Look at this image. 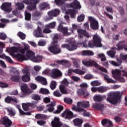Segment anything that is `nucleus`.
Listing matches in <instances>:
<instances>
[{"instance_id":"obj_64","label":"nucleus","mask_w":127,"mask_h":127,"mask_svg":"<svg viewBox=\"0 0 127 127\" xmlns=\"http://www.w3.org/2000/svg\"><path fill=\"white\" fill-rule=\"evenodd\" d=\"M121 59L123 60V61H127V55H124V54H121L120 55Z\"/></svg>"},{"instance_id":"obj_54","label":"nucleus","mask_w":127,"mask_h":127,"mask_svg":"<svg viewBox=\"0 0 127 127\" xmlns=\"http://www.w3.org/2000/svg\"><path fill=\"white\" fill-rule=\"evenodd\" d=\"M43 33H50L51 32V30L48 26L46 25L45 28L43 31Z\"/></svg>"},{"instance_id":"obj_59","label":"nucleus","mask_w":127,"mask_h":127,"mask_svg":"<svg viewBox=\"0 0 127 127\" xmlns=\"http://www.w3.org/2000/svg\"><path fill=\"white\" fill-rule=\"evenodd\" d=\"M51 90H54L56 88V81H52L50 84Z\"/></svg>"},{"instance_id":"obj_14","label":"nucleus","mask_w":127,"mask_h":127,"mask_svg":"<svg viewBox=\"0 0 127 127\" xmlns=\"http://www.w3.org/2000/svg\"><path fill=\"white\" fill-rule=\"evenodd\" d=\"M61 76H62V72L60 70L57 69L52 70V77L53 79H57V78H59Z\"/></svg>"},{"instance_id":"obj_47","label":"nucleus","mask_w":127,"mask_h":127,"mask_svg":"<svg viewBox=\"0 0 127 127\" xmlns=\"http://www.w3.org/2000/svg\"><path fill=\"white\" fill-rule=\"evenodd\" d=\"M22 107L23 110H24V111H25V112L29 110L30 106H29V105H28V103H22Z\"/></svg>"},{"instance_id":"obj_37","label":"nucleus","mask_w":127,"mask_h":127,"mask_svg":"<svg viewBox=\"0 0 127 127\" xmlns=\"http://www.w3.org/2000/svg\"><path fill=\"white\" fill-rule=\"evenodd\" d=\"M33 16L35 20H38L40 18V16H41V12L37 11H35L33 13Z\"/></svg>"},{"instance_id":"obj_60","label":"nucleus","mask_w":127,"mask_h":127,"mask_svg":"<svg viewBox=\"0 0 127 127\" xmlns=\"http://www.w3.org/2000/svg\"><path fill=\"white\" fill-rule=\"evenodd\" d=\"M55 2L57 5H62V4H64V0H55Z\"/></svg>"},{"instance_id":"obj_41","label":"nucleus","mask_w":127,"mask_h":127,"mask_svg":"<svg viewBox=\"0 0 127 127\" xmlns=\"http://www.w3.org/2000/svg\"><path fill=\"white\" fill-rule=\"evenodd\" d=\"M33 62L38 63L40 62L41 60H42V58L40 56H34V57L31 60Z\"/></svg>"},{"instance_id":"obj_15","label":"nucleus","mask_w":127,"mask_h":127,"mask_svg":"<svg viewBox=\"0 0 127 127\" xmlns=\"http://www.w3.org/2000/svg\"><path fill=\"white\" fill-rule=\"evenodd\" d=\"M33 34L35 37H44V35L42 34V30L39 26H38L37 29L34 30Z\"/></svg>"},{"instance_id":"obj_21","label":"nucleus","mask_w":127,"mask_h":127,"mask_svg":"<svg viewBox=\"0 0 127 127\" xmlns=\"http://www.w3.org/2000/svg\"><path fill=\"white\" fill-rule=\"evenodd\" d=\"M29 46L28 44H24V48H20L19 49V52L20 54L24 55L25 52H27L28 50H29Z\"/></svg>"},{"instance_id":"obj_4","label":"nucleus","mask_w":127,"mask_h":127,"mask_svg":"<svg viewBox=\"0 0 127 127\" xmlns=\"http://www.w3.org/2000/svg\"><path fill=\"white\" fill-rule=\"evenodd\" d=\"M62 48H66L68 51H74L76 50L78 48V46L76 44V41H74L73 42L70 41L68 44H64L61 46Z\"/></svg>"},{"instance_id":"obj_30","label":"nucleus","mask_w":127,"mask_h":127,"mask_svg":"<svg viewBox=\"0 0 127 127\" xmlns=\"http://www.w3.org/2000/svg\"><path fill=\"white\" fill-rule=\"evenodd\" d=\"M112 73L113 78L116 79V78H118V76H121V70L119 69H115V70L112 71Z\"/></svg>"},{"instance_id":"obj_1","label":"nucleus","mask_w":127,"mask_h":127,"mask_svg":"<svg viewBox=\"0 0 127 127\" xmlns=\"http://www.w3.org/2000/svg\"><path fill=\"white\" fill-rule=\"evenodd\" d=\"M122 95L123 93L120 91L110 92L108 95L107 102H109L112 105H118L119 103H121Z\"/></svg>"},{"instance_id":"obj_38","label":"nucleus","mask_w":127,"mask_h":127,"mask_svg":"<svg viewBox=\"0 0 127 127\" xmlns=\"http://www.w3.org/2000/svg\"><path fill=\"white\" fill-rule=\"evenodd\" d=\"M93 99L95 102H98V103H100L103 101L104 97L101 95H96L93 97Z\"/></svg>"},{"instance_id":"obj_57","label":"nucleus","mask_w":127,"mask_h":127,"mask_svg":"<svg viewBox=\"0 0 127 127\" xmlns=\"http://www.w3.org/2000/svg\"><path fill=\"white\" fill-rule=\"evenodd\" d=\"M95 68H98L99 70L100 71H102V72H104L105 73H108V70H107V68L100 66V65L98 64V67H95Z\"/></svg>"},{"instance_id":"obj_31","label":"nucleus","mask_w":127,"mask_h":127,"mask_svg":"<svg viewBox=\"0 0 127 127\" xmlns=\"http://www.w3.org/2000/svg\"><path fill=\"white\" fill-rule=\"evenodd\" d=\"M16 58L19 61H20L21 62L23 61L24 60H26V56L24 55H22L21 54H17L16 55Z\"/></svg>"},{"instance_id":"obj_5","label":"nucleus","mask_w":127,"mask_h":127,"mask_svg":"<svg viewBox=\"0 0 127 127\" xmlns=\"http://www.w3.org/2000/svg\"><path fill=\"white\" fill-rule=\"evenodd\" d=\"M80 95L83 96L84 98H86L89 96V92H87L88 88V84L87 83L83 82L80 85Z\"/></svg>"},{"instance_id":"obj_17","label":"nucleus","mask_w":127,"mask_h":127,"mask_svg":"<svg viewBox=\"0 0 127 127\" xmlns=\"http://www.w3.org/2000/svg\"><path fill=\"white\" fill-rule=\"evenodd\" d=\"M14 73L16 74L15 75H12L10 77L11 81L12 82H16L18 83L20 79V76H19V72L17 70H15Z\"/></svg>"},{"instance_id":"obj_45","label":"nucleus","mask_w":127,"mask_h":127,"mask_svg":"<svg viewBox=\"0 0 127 127\" xmlns=\"http://www.w3.org/2000/svg\"><path fill=\"white\" fill-rule=\"evenodd\" d=\"M64 101L65 104H67V105H71L73 103V100L71 98L65 97L64 99Z\"/></svg>"},{"instance_id":"obj_2","label":"nucleus","mask_w":127,"mask_h":127,"mask_svg":"<svg viewBox=\"0 0 127 127\" xmlns=\"http://www.w3.org/2000/svg\"><path fill=\"white\" fill-rule=\"evenodd\" d=\"M88 46L89 47H90V48H93L94 47H103V44H102V38L98 34L94 35L93 40L89 41L88 43Z\"/></svg>"},{"instance_id":"obj_16","label":"nucleus","mask_w":127,"mask_h":127,"mask_svg":"<svg viewBox=\"0 0 127 127\" xmlns=\"http://www.w3.org/2000/svg\"><path fill=\"white\" fill-rule=\"evenodd\" d=\"M67 7H71V8H74L75 9H77V8H80V2L77 1V0H75L71 3L68 4Z\"/></svg>"},{"instance_id":"obj_48","label":"nucleus","mask_w":127,"mask_h":127,"mask_svg":"<svg viewBox=\"0 0 127 127\" xmlns=\"http://www.w3.org/2000/svg\"><path fill=\"white\" fill-rule=\"evenodd\" d=\"M64 108L63 106L60 105L58 107V110H57L56 111H54V114H60L61 113L62 111H63V109Z\"/></svg>"},{"instance_id":"obj_44","label":"nucleus","mask_w":127,"mask_h":127,"mask_svg":"<svg viewBox=\"0 0 127 127\" xmlns=\"http://www.w3.org/2000/svg\"><path fill=\"white\" fill-rule=\"evenodd\" d=\"M25 19L27 21H29L31 19V14L27 11H25Z\"/></svg>"},{"instance_id":"obj_62","label":"nucleus","mask_w":127,"mask_h":127,"mask_svg":"<svg viewBox=\"0 0 127 127\" xmlns=\"http://www.w3.org/2000/svg\"><path fill=\"white\" fill-rule=\"evenodd\" d=\"M6 35L4 33H0V39L2 40H5L6 39Z\"/></svg>"},{"instance_id":"obj_23","label":"nucleus","mask_w":127,"mask_h":127,"mask_svg":"<svg viewBox=\"0 0 127 127\" xmlns=\"http://www.w3.org/2000/svg\"><path fill=\"white\" fill-rule=\"evenodd\" d=\"M101 123L103 126H106L107 124H108L109 126H106L107 127H113V122L107 119H103L101 121Z\"/></svg>"},{"instance_id":"obj_42","label":"nucleus","mask_w":127,"mask_h":127,"mask_svg":"<svg viewBox=\"0 0 127 127\" xmlns=\"http://www.w3.org/2000/svg\"><path fill=\"white\" fill-rule=\"evenodd\" d=\"M106 91H108V89L106 87L100 86L98 87V92L99 93H105Z\"/></svg>"},{"instance_id":"obj_51","label":"nucleus","mask_w":127,"mask_h":127,"mask_svg":"<svg viewBox=\"0 0 127 127\" xmlns=\"http://www.w3.org/2000/svg\"><path fill=\"white\" fill-rule=\"evenodd\" d=\"M16 6L18 7V9L21 10L23 8H24V5L22 3L17 2L16 3Z\"/></svg>"},{"instance_id":"obj_20","label":"nucleus","mask_w":127,"mask_h":127,"mask_svg":"<svg viewBox=\"0 0 127 127\" xmlns=\"http://www.w3.org/2000/svg\"><path fill=\"white\" fill-rule=\"evenodd\" d=\"M4 101L5 103H7V104H11L12 102L13 103H16V104H17V103H18L16 98H13L12 97L8 96L5 98Z\"/></svg>"},{"instance_id":"obj_53","label":"nucleus","mask_w":127,"mask_h":127,"mask_svg":"<svg viewBox=\"0 0 127 127\" xmlns=\"http://www.w3.org/2000/svg\"><path fill=\"white\" fill-rule=\"evenodd\" d=\"M73 122L74 126H76V127H80V119H75L73 120Z\"/></svg>"},{"instance_id":"obj_9","label":"nucleus","mask_w":127,"mask_h":127,"mask_svg":"<svg viewBox=\"0 0 127 127\" xmlns=\"http://www.w3.org/2000/svg\"><path fill=\"white\" fill-rule=\"evenodd\" d=\"M0 8L6 13H9V12L12 10V8H11V3L4 2L2 3L0 6Z\"/></svg>"},{"instance_id":"obj_19","label":"nucleus","mask_w":127,"mask_h":127,"mask_svg":"<svg viewBox=\"0 0 127 127\" xmlns=\"http://www.w3.org/2000/svg\"><path fill=\"white\" fill-rule=\"evenodd\" d=\"M2 125L5 126V127H10L12 125V122L8 118L4 117L3 118Z\"/></svg>"},{"instance_id":"obj_13","label":"nucleus","mask_w":127,"mask_h":127,"mask_svg":"<svg viewBox=\"0 0 127 127\" xmlns=\"http://www.w3.org/2000/svg\"><path fill=\"white\" fill-rule=\"evenodd\" d=\"M62 117L65 118L66 120H71L74 117L73 113L70 110L66 109L62 114Z\"/></svg>"},{"instance_id":"obj_11","label":"nucleus","mask_w":127,"mask_h":127,"mask_svg":"<svg viewBox=\"0 0 127 127\" xmlns=\"http://www.w3.org/2000/svg\"><path fill=\"white\" fill-rule=\"evenodd\" d=\"M68 27L63 26L62 24H60L57 28L58 31L62 32L64 36H69V35H70L71 33H68Z\"/></svg>"},{"instance_id":"obj_27","label":"nucleus","mask_w":127,"mask_h":127,"mask_svg":"<svg viewBox=\"0 0 127 127\" xmlns=\"http://www.w3.org/2000/svg\"><path fill=\"white\" fill-rule=\"evenodd\" d=\"M26 56H27L30 60H31L34 57V56H35V53L32 51L28 50L26 53Z\"/></svg>"},{"instance_id":"obj_39","label":"nucleus","mask_w":127,"mask_h":127,"mask_svg":"<svg viewBox=\"0 0 127 127\" xmlns=\"http://www.w3.org/2000/svg\"><path fill=\"white\" fill-rule=\"evenodd\" d=\"M123 43H125V41H121L118 43V44L116 45L117 47V50H123L124 49V44Z\"/></svg>"},{"instance_id":"obj_55","label":"nucleus","mask_w":127,"mask_h":127,"mask_svg":"<svg viewBox=\"0 0 127 127\" xmlns=\"http://www.w3.org/2000/svg\"><path fill=\"white\" fill-rule=\"evenodd\" d=\"M49 28L50 29H53L55 28V27L56 26V22H52L48 24L47 25Z\"/></svg>"},{"instance_id":"obj_35","label":"nucleus","mask_w":127,"mask_h":127,"mask_svg":"<svg viewBox=\"0 0 127 127\" xmlns=\"http://www.w3.org/2000/svg\"><path fill=\"white\" fill-rule=\"evenodd\" d=\"M72 73H76V74L80 75V69H73V68L68 69L67 72L68 75L70 76V75H72Z\"/></svg>"},{"instance_id":"obj_40","label":"nucleus","mask_w":127,"mask_h":127,"mask_svg":"<svg viewBox=\"0 0 127 127\" xmlns=\"http://www.w3.org/2000/svg\"><path fill=\"white\" fill-rule=\"evenodd\" d=\"M72 111L74 112H80V102H77V105H73L71 108Z\"/></svg>"},{"instance_id":"obj_33","label":"nucleus","mask_w":127,"mask_h":127,"mask_svg":"<svg viewBox=\"0 0 127 127\" xmlns=\"http://www.w3.org/2000/svg\"><path fill=\"white\" fill-rule=\"evenodd\" d=\"M80 113L83 117H90L91 115L90 112H87V110L83 109V108H80Z\"/></svg>"},{"instance_id":"obj_26","label":"nucleus","mask_w":127,"mask_h":127,"mask_svg":"<svg viewBox=\"0 0 127 127\" xmlns=\"http://www.w3.org/2000/svg\"><path fill=\"white\" fill-rule=\"evenodd\" d=\"M60 38V35L58 34H56L53 38L52 44L53 45H58V41H59Z\"/></svg>"},{"instance_id":"obj_24","label":"nucleus","mask_w":127,"mask_h":127,"mask_svg":"<svg viewBox=\"0 0 127 127\" xmlns=\"http://www.w3.org/2000/svg\"><path fill=\"white\" fill-rule=\"evenodd\" d=\"M35 80L38 82H41L42 85H47V81L46 80V79L44 77H42L41 76H37L35 78Z\"/></svg>"},{"instance_id":"obj_6","label":"nucleus","mask_w":127,"mask_h":127,"mask_svg":"<svg viewBox=\"0 0 127 127\" xmlns=\"http://www.w3.org/2000/svg\"><path fill=\"white\" fill-rule=\"evenodd\" d=\"M48 50L51 53L54 54V55H57V54L61 53V48L59 46V45L50 46L48 48Z\"/></svg>"},{"instance_id":"obj_58","label":"nucleus","mask_w":127,"mask_h":127,"mask_svg":"<svg viewBox=\"0 0 127 127\" xmlns=\"http://www.w3.org/2000/svg\"><path fill=\"white\" fill-rule=\"evenodd\" d=\"M116 80H118L119 82H121L122 83H125L126 82V80L123 77L119 76L115 78Z\"/></svg>"},{"instance_id":"obj_46","label":"nucleus","mask_w":127,"mask_h":127,"mask_svg":"<svg viewBox=\"0 0 127 127\" xmlns=\"http://www.w3.org/2000/svg\"><path fill=\"white\" fill-rule=\"evenodd\" d=\"M17 36H18L22 40H24L26 36L25 35L24 33L21 32H18V34H17Z\"/></svg>"},{"instance_id":"obj_63","label":"nucleus","mask_w":127,"mask_h":127,"mask_svg":"<svg viewBox=\"0 0 127 127\" xmlns=\"http://www.w3.org/2000/svg\"><path fill=\"white\" fill-rule=\"evenodd\" d=\"M84 78L85 80H91V79H93V76L90 74H86L84 76Z\"/></svg>"},{"instance_id":"obj_25","label":"nucleus","mask_w":127,"mask_h":127,"mask_svg":"<svg viewBox=\"0 0 127 127\" xmlns=\"http://www.w3.org/2000/svg\"><path fill=\"white\" fill-rule=\"evenodd\" d=\"M82 35H84L86 38H90L91 37V36L90 35V34L88 33V32L86 31L85 30H83L82 29H80V38H81L82 37Z\"/></svg>"},{"instance_id":"obj_49","label":"nucleus","mask_w":127,"mask_h":127,"mask_svg":"<svg viewBox=\"0 0 127 127\" xmlns=\"http://www.w3.org/2000/svg\"><path fill=\"white\" fill-rule=\"evenodd\" d=\"M53 95L54 96H55V97H57L58 98H59L61 97V96H62V94L60 93V91L59 90L54 91L53 93Z\"/></svg>"},{"instance_id":"obj_52","label":"nucleus","mask_w":127,"mask_h":127,"mask_svg":"<svg viewBox=\"0 0 127 127\" xmlns=\"http://www.w3.org/2000/svg\"><path fill=\"white\" fill-rule=\"evenodd\" d=\"M6 111L11 115V116H15V112L13 111L12 109L11 108H6Z\"/></svg>"},{"instance_id":"obj_8","label":"nucleus","mask_w":127,"mask_h":127,"mask_svg":"<svg viewBox=\"0 0 127 127\" xmlns=\"http://www.w3.org/2000/svg\"><path fill=\"white\" fill-rule=\"evenodd\" d=\"M88 20L90 22V27L93 30L99 29V22L92 16L88 17Z\"/></svg>"},{"instance_id":"obj_50","label":"nucleus","mask_w":127,"mask_h":127,"mask_svg":"<svg viewBox=\"0 0 127 127\" xmlns=\"http://www.w3.org/2000/svg\"><path fill=\"white\" fill-rule=\"evenodd\" d=\"M40 92L41 94H43L44 95H48V94L50 93L49 90L45 88H41Z\"/></svg>"},{"instance_id":"obj_43","label":"nucleus","mask_w":127,"mask_h":127,"mask_svg":"<svg viewBox=\"0 0 127 127\" xmlns=\"http://www.w3.org/2000/svg\"><path fill=\"white\" fill-rule=\"evenodd\" d=\"M75 10L72 9H69L67 12L66 13L67 14H70V17L71 18H74L75 17Z\"/></svg>"},{"instance_id":"obj_36","label":"nucleus","mask_w":127,"mask_h":127,"mask_svg":"<svg viewBox=\"0 0 127 127\" xmlns=\"http://www.w3.org/2000/svg\"><path fill=\"white\" fill-rule=\"evenodd\" d=\"M59 89L60 92L62 93L64 95H66V94H67V89H66V86L65 85L61 84L59 86Z\"/></svg>"},{"instance_id":"obj_7","label":"nucleus","mask_w":127,"mask_h":127,"mask_svg":"<svg viewBox=\"0 0 127 127\" xmlns=\"http://www.w3.org/2000/svg\"><path fill=\"white\" fill-rule=\"evenodd\" d=\"M59 14H60V10L59 9L56 8L49 11L48 12L49 17L47 18V20H51L53 19V17H56Z\"/></svg>"},{"instance_id":"obj_28","label":"nucleus","mask_w":127,"mask_h":127,"mask_svg":"<svg viewBox=\"0 0 127 127\" xmlns=\"http://www.w3.org/2000/svg\"><path fill=\"white\" fill-rule=\"evenodd\" d=\"M103 76H104V78L105 79V80H106L107 82V83H111V84H115L116 83H117V81L113 80V79L112 78H110L109 77V75H108V74H103Z\"/></svg>"},{"instance_id":"obj_18","label":"nucleus","mask_w":127,"mask_h":127,"mask_svg":"<svg viewBox=\"0 0 127 127\" xmlns=\"http://www.w3.org/2000/svg\"><path fill=\"white\" fill-rule=\"evenodd\" d=\"M92 107L95 110H98L100 112H104L105 111V106H104V104L95 103L92 105Z\"/></svg>"},{"instance_id":"obj_12","label":"nucleus","mask_w":127,"mask_h":127,"mask_svg":"<svg viewBox=\"0 0 127 127\" xmlns=\"http://www.w3.org/2000/svg\"><path fill=\"white\" fill-rule=\"evenodd\" d=\"M23 73L24 74L22 77V81L24 82H29L30 81V72L29 69H25L23 70Z\"/></svg>"},{"instance_id":"obj_29","label":"nucleus","mask_w":127,"mask_h":127,"mask_svg":"<svg viewBox=\"0 0 127 127\" xmlns=\"http://www.w3.org/2000/svg\"><path fill=\"white\" fill-rule=\"evenodd\" d=\"M39 8L41 10H44L45 8L49 9V4L46 2H42L39 4Z\"/></svg>"},{"instance_id":"obj_32","label":"nucleus","mask_w":127,"mask_h":127,"mask_svg":"<svg viewBox=\"0 0 127 127\" xmlns=\"http://www.w3.org/2000/svg\"><path fill=\"white\" fill-rule=\"evenodd\" d=\"M21 90L22 92L24 94H29V93H30V91H29V89H28V87L26 84L22 85L21 87Z\"/></svg>"},{"instance_id":"obj_3","label":"nucleus","mask_w":127,"mask_h":127,"mask_svg":"<svg viewBox=\"0 0 127 127\" xmlns=\"http://www.w3.org/2000/svg\"><path fill=\"white\" fill-rule=\"evenodd\" d=\"M39 0H23L22 2L29 5L27 6L28 10H35L37 3H39Z\"/></svg>"},{"instance_id":"obj_34","label":"nucleus","mask_w":127,"mask_h":127,"mask_svg":"<svg viewBox=\"0 0 127 127\" xmlns=\"http://www.w3.org/2000/svg\"><path fill=\"white\" fill-rule=\"evenodd\" d=\"M80 106L84 109H87V108L90 107V104L89 101H82L80 102Z\"/></svg>"},{"instance_id":"obj_56","label":"nucleus","mask_w":127,"mask_h":127,"mask_svg":"<svg viewBox=\"0 0 127 127\" xmlns=\"http://www.w3.org/2000/svg\"><path fill=\"white\" fill-rule=\"evenodd\" d=\"M107 54L109 56H110V57L114 58V57H115L116 52H114L113 51H109L107 52Z\"/></svg>"},{"instance_id":"obj_22","label":"nucleus","mask_w":127,"mask_h":127,"mask_svg":"<svg viewBox=\"0 0 127 127\" xmlns=\"http://www.w3.org/2000/svg\"><path fill=\"white\" fill-rule=\"evenodd\" d=\"M56 106V102H51V103L47 105V107L48 108L47 111L49 112L50 113H52L53 111H54V107Z\"/></svg>"},{"instance_id":"obj_10","label":"nucleus","mask_w":127,"mask_h":127,"mask_svg":"<svg viewBox=\"0 0 127 127\" xmlns=\"http://www.w3.org/2000/svg\"><path fill=\"white\" fill-rule=\"evenodd\" d=\"M82 64L84 65V66H86V67H99V64L96 63L95 61H93L92 60H88V59H85L82 60Z\"/></svg>"},{"instance_id":"obj_61","label":"nucleus","mask_w":127,"mask_h":127,"mask_svg":"<svg viewBox=\"0 0 127 127\" xmlns=\"http://www.w3.org/2000/svg\"><path fill=\"white\" fill-rule=\"evenodd\" d=\"M32 100H35V101H39L40 100L41 97L39 96V95L35 94L32 96Z\"/></svg>"}]
</instances>
